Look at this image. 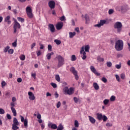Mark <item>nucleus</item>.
<instances>
[{
	"mask_svg": "<svg viewBox=\"0 0 130 130\" xmlns=\"http://www.w3.org/2000/svg\"><path fill=\"white\" fill-rule=\"evenodd\" d=\"M115 48L117 51H121L123 49V41L121 40H118L116 42Z\"/></svg>",
	"mask_w": 130,
	"mask_h": 130,
	"instance_id": "obj_1",
	"label": "nucleus"
},
{
	"mask_svg": "<svg viewBox=\"0 0 130 130\" xmlns=\"http://www.w3.org/2000/svg\"><path fill=\"white\" fill-rule=\"evenodd\" d=\"M114 29H117V32L118 33H120L122 30V23L120 22H116L114 24Z\"/></svg>",
	"mask_w": 130,
	"mask_h": 130,
	"instance_id": "obj_2",
	"label": "nucleus"
},
{
	"mask_svg": "<svg viewBox=\"0 0 130 130\" xmlns=\"http://www.w3.org/2000/svg\"><path fill=\"white\" fill-rule=\"evenodd\" d=\"M56 58L58 60V68H60L62 67L64 64V58L62 57L61 55H59L56 57Z\"/></svg>",
	"mask_w": 130,
	"mask_h": 130,
	"instance_id": "obj_3",
	"label": "nucleus"
},
{
	"mask_svg": "<svg viewBox=\"0 0 130 130\" xmlns=\"http://www.w3.org/2000/svg\"><path fill=\"white\" fill-rule=\"evenodd\" d=\"M74 88L70 87L69 88L68 86H66L64 88V92L66 95H73L74 94Z\"/></svg>",
	"mask_w": 130,
	"mask_h": 130,
	"instance_id": "obj_4",
	"label": "nucleus"
},
{
	"mask_svg": "<svg viewBox=\"0 0 130 130\" xmlns=\"http://www.w3.org/2000/svg\"><path fill=\"white\" fill-rule=\"evenodd\" d=\"M96 118L98 120H103V121H106L108 118L105 115H102V113H97L96 114Z\"/></svg>",
	"mask_w": 130,
	"mask_h": 130,
	"instance_id": "obj_5",
	"label": "nucleus"
},
{
	"mask_svg": "<svg viewBox=\"0 0 130 130\" xmlns=\"http://www.w3.org/2000/svg\"><path fill=\"white\" fill-rule=\"evenodd\" d=\"M21 28V24L18 22L17 20H14V24L13 25V29L14 30V33H17V29H20Z\"/></svg>",
	"mask_w": 130,
	"mask_h": 130,
	"instance_id": "obj_6",
	"label": "nucleus"
},
{
	"mask_svg": "<svg viewBox=\"0 0 130 130\" xmlns=\"http://www.w3.org/2000/svg\"><path fill=\"white\" fill-rule=\"evenodd\" d=\"M70 72L74 75L76 80H79V76H78V72L75 69V67H71L70 68Z\"/></svg>",
	"mask_w": 130,
	"mask_h": 130,
	"instance_id": "obj_7",
	"label": "nucleus"
},
{
	"mask_svg": "<svg viewBox=\"0 0 130 130\" xmlns=\"http://www.w3.org/2000/svg\"><path fill=\"white\" fill-rule=\"evenodd\" d=\"M83 54V56H82V58L83 60H85L86 58H87V55H86V52L84 51V46H82L81 47V49L80 50V54Z\"/></svg>",
	"mask_w": 130,
	"mask_h": 130,
	"instance_id": "obj_8",
	"label": "nucleus"
},
{
	"mask_svg": "<svg viewBox=\"0 0 130 130\" xmlns=\"http://www.w3.org/2000/svg\"><path fill=\"white\" fill-rule=\"evenodd\" d=\"M106 20H100V23H99L97 24H95L94 25V27H98V28H100L101 26H103V25H104V24H106Z\"/></svg>",
	"mask_w": 130,
	"mask_h": 130,
	"instance_id": "obj_9",
	"label": "nucleus"
},
{
	"mask_svg": "<svg viewBox=\"0 0 130 130\" xmlns=\"http://www.w3.org/2000/svg\"><path fill=\"white\" fill-rule=\"evenodd\" d=\"M21 122H24V125L25 127H27L28 126V120L27 119L24 118L23 116H20Z\"/></svg>",
	"mask_w": 130,
	"mask_h": 130,
	"instance_id": "obj_10",
	"label": "nucleus"
},
{
	"mask_svg": "<svg viewBox=\"0 0 130 130\" xmlns=\"http://www.w3.org/2000/svg\"><path fill=\"white\" fill-rule=\"evenodd\" d=\"M48 6L50 9L52 10V9L55 8V2L54 1H50L48 3Z\"/></svg>",
	"mask_w": 130,
	"mask_h": 130,
	"instance_id": "obj_11",
	"label": "nucleus"
},
{
	"mask_svg": "<svg viewBox=\"0 0 130 130\" xmlns=\"http://www.w3.org/2000/svg\"><path fill=\"white\" fill-rule=\"evenodd\" d=\"M90 70L93 73V74H94L95 75V76H100V73H98V72H97V71L96 70V69H95V68L94 67V66H90Z\"/></svg>",
	"mask_w": 130,
	"mask_h": 130,
	"instance_id": "obj_12",
	"label": "nucleus"
},
{
	"mask_svg": "<svg viewBox=\"0 0 130 130\" xmlns=\"http://www.w3.org/2000/svg\"><path fill=\"white\" fill-rule=\"evenodd\" d=\"M28 95L29 96L28 98L29 100L33 101V100H35V95H34V93H33L31 91H29L28 92Z\"/></svg>",
	"mask_w": 130,
	"mask_h": 130,
	"instance_id": "obj_13",
	"label": "nucleus"
},
{
	"mask_svg": "<svg viewBox=\"0 0 130 130\" xmlns=\"http://www.w3.org/2000/svg\"><path fill=\"white\" fill-rule=\"evenodd\" d=\"M117 11L119 12H126V8L125 6H119L116 8Z\"/></svg>",
	"mask_w": 130,
	"mask_h": 130,
	"instance_id": "obj_14",
	"label": "nucleus"
},
{
	"mask_svg": "<svg viewBox=\"0 0 130 130\" xmlns=\"http://www.w3.org/2000/svg\"><path fill=\"white\" fill-rule=\"evenodd\" d=\"M48 127H50L52 129H56L57 128V125L55 124H52L51 122H49L48 124Z\"/></svg>",
	"mask_w": 130,
	"mask_h": 130,
	"instance_id": "obj_15",
	"label": "nucleus"
},
{
	"mask_svg": "<svg viewBox=\"0 0 130 130\" xmlns=\"http://www.w3.org/2000/svg\"><path fill=\"white\" fill-rule=\"evenodd\" d=\"M48 27L50 28L51 33H54V32H55V27H54V25L53 24H49Z\"/></svg>",
	"mask_w": 130,
	"mask_h": 130,
	"instance_id": "obj_16",
	"label": "nucleus"
},
{
	"mask_svg": "<svg viewBox=\"0 0 130 130\" xmlns=\"http://www.w3.org/2000/svg\"><path fill=\"white\" fill-rule=\"evenodd\" d=\"M62 26H63V23H62L61 22H60L56 25V28L57 30H60V29L62 28Z\"/></svg>",
	"mask_w": 130,
	"mask_h": 130,
	"instance_id": "obj_17",
	"label": "nucleus"
},
{
	"mask_svg": "<svg viewBox=\"0 0 130 130\" xmlns=\"http://www.w3.org/2000/svg\"><path fill=\"white\" fill-rule=\"evenodd\" d=\"M88 118L89 121H90L91 123L94 124L96 122V119H95V118H94L93 117L91 116H88Z\"/></svg>",
	"mask_w": 130,
	"mask_h": 130,
	"instance_id": "obj_18",
	"label": "nucleus"
},
{
	"mask_svg": "<svg viewBox=\"0 0 130 130\" xmlns=\"http://www.w3.org/2000/svg\"><path fill=\"white\" fill-rule=\"evenodd\" d=\"M10 19H11V16H8L5 19V22H7L8 25H10L11 24V21L10 20Z\"/></svg>",
	"mask_w": 130,
	"mask_h": 130,
	"instance_id": "obj_19",
	"label": "nucleus"
},
{
	"mask_svg": "<svg viewBox=\"0 0 130 130\" xmlns=\"http://www.w3.org/2000/svg\"><path fill=\"white\" fill-rule=\"evenodd\" d=\"M12 125H19V121H18V119H17V118L14 117L13 118V124Z\"/></svg>",
	"mask_w": 130,
	"mask_h": 130,
	"instance_id": "obj_20",
	"label": "nucleus"
},
{
	"mask_svg": "<svg viewBox=\"0 0 130 130\" xmlns=\"http://www.w3.org/2000/svg\"><path fill=\"white\" fill-rule=\"evenodd\" d=\"M84 49L86 52H89V50H90V46L89 45H87L84 47Z\"/></svg>",
	"mask_w": 130,
	"mask_h": 130,
	"instance_id": "obj_21",
	"label": "nucleus"
},
{
	"mask_svg": "<svg viewBox=\"0 0 130 130\" xmlns=\"http://www.w3.org/2000/svg\"><path fill=\"white\" fill-rule=\"evenodd\" d=\"M93 87L95 90H99V85H98V84L96 82L93 83Z\"/></svg>",
	"mask_w": 130,
	"mask_h": 130,
	"instance_id": "obj_22",
	"label": "nucleus"
},
{
	"mask_svg": "<svg viewBox=\"0 0 130 130\" xmlns=\"http://www.w3.org/2000/svg\"><path fill=\"white\" fill-rule=\"evenodd\" d=\"M27 15V17H28V18H29V19H32V18H33V13L31 12H27L26 13Z\"/></svg>",
	"mask_w": 130,
	"mask_h": 130,
	"instance_id": "obj_23",
	"label": "nucleus"
},
{
	"mask_svg": "<svg viewBox=\"0 0 130 130\" xmlns=\"http://www.w3.org/2000/svg\"><path fill=\"white\" fill-rule=\"evenodd\" d=\"M26 12L27 13H31L32 12V9H31V7L28 6L26 8Z\"/></svg>",
	"mask_w": 130,
	"mask_h": 130,
	"instance_id": "obj_24",
	"label": "nucleus"
},
{
	"mask_svg": "<svg viewBox=\"0 0 130 130\" xmlns=\"http://www.w3.org/2000/svg\"><path fill=\"white\" fill-rule=\"evenodd\" d=\"M76 35V32H69V37L70 38H73V37H74V36H75Z\"/></svg>",
	"mask_w": 130,
	"mask_h": 130,
	"instance_id": "obj_25",
	"label": "nucleus"
},
{
	"mask_svg": "<svg viewBox=\"0 0 130 130\" xmlns=\"http://www.w3.org/2000/svg\"><path fill=\"white\" fill-rule=\"evenodd\" d=\"M97 60H98L100 62H103V61H104V58H101V57H100V56H98Z\"/></svg>",
	"mask_w": 130,
	"mask_h": 130,
	"instance_id": "obj_26",
	"label": "nucleus"
},
{
	"mask_svg": "<svg viewBox=\"0 0 130 130\" xmlns=\"http://www.w3.org/2000/svg\"><path fill=\"white\" fill-rule=\"evenodd\" d=\"M17 20L19 22H21V23H24V22H25V19L22 17H17Z\"/></svg>",
	"mask_w": 130,
	"mask_h": 130,
	"instance_id": "obj_27",
	"label": "nucleus"
},
{
	"mask_svg": "<svg viewBox=\"0 0 130 130\" xmlns=\"http://www.w3.org/2000/svg\"><path fill=\"white\" fill-rule=\"evenodd\" d=\"M55 80L57 82H60V77L59 75H56L55 76Z\"/></svg>",
	"mask_w": 130,
	"mask_h": 130,
	"instance_id": "obj_28",
	"label": "nucleus"
},
{
	"mask_svg": "<svg viewBox=\"0 0 130 130\" xmlns=\"http://www.w3.org/2000/svg\"><path fill=\"white\" fill-rule=\"evenodd\" d=\"M11 111L12 112V113H13L14 116H17V111H16V109H11Z\"/></svg>",
	"mask_w": 130,
	"mask_h": 130,
	"instance_id": "obj_29",
	"label": "nucleus"
},
{
	"mask_svg": "<svg viewBox=\"0 0 130 130\" xmlns=\"http://www.w3.org/2000/svg\"><path fill=\"white\" fill-rule=\"evenodd\" d=\"M19 125H12V129L13 130H17L19 129V127H18Z\"/></svg>",
	"mask_w": 130,
	"mask_h": 130,
	"instance_id": "obj_30",
	"label": "nucleus"
},
{
	"mask_svg": "<svg viewBox=\"0 0 130 130\" xmlns=\"http://www.w3.org/2000/svg\"><path fill=\"white\" fill-rule=\"evenodd\" d=\"M19 58L21 60H24L25 58H26V57L25 56V55L22 54L20 56Z\"/></svg>",
	"mask_w": 130,
	"mask_h": 130,
	"instance_id": "obj_31",
	"label": "nucleus"
},
{
	"mask_svg": "<svg viewBox=\"0 0 130 130\" xmlns=\"http://www.w3.org/2000/svg\"><path fill=\"white\" fill-rule=\"evenodd\" d=\"M76 60H77V57H76V55H73L71 57L72 61H75Z\"/></svg>",
	"mask_w": 130,
	"mask_h": 130,
	"instance_id": "obj_32",
	"label": "nucleus"
},
{
	"mask_svg": "<svg viewBox=\"0 0 130 130\" xmlns=\"http://www.w3.org/2000/svg\"><path fill=\"white\" fill-rule=\"evenodd\" d=\"M54 42H55V43H56V44H57V45H59V44H60L61 43V41H60V40H55Z\"/></svg>",
	"mask_w": 130,
	"mask_h": 130,
	"instance_id": "obj_33",
	"label": "nucleus"
},
{
	"mask_svg": "<svg viewBox=\"0 0 130 130\" xmlns=\"http://www.w3.org/2000/svg\"><path fill=\"white\" fill-rule=\"evenodd\" d=\"M74 125L75 127H79V122L76 120L74 122Z\"/></svg>",
	"mask_w": 130,
	"mask_h": 130,
	"instance_id": "obj_34",
	"label": "nucleus"
},
{
	"mask_svg": "<svg viewBox=\"0 0 130 130\" xmlns=\"http://www.w3.org/2000/svg\"><path fill=\"white\" fill-rule=\"evenodd\" d=\"M107 66L108 68H111L112 67V63L110 61L107 62Z\"/></svg>",
	"mask_w": 130,
	"mask_h": 130,
	"instance_id": "obj_35",
	"label": "nucleus"
},
{
	"mask_svg": "<svg viewBox=\"0 0 130 130\" xmlns=\"http://www.w3.org/2000/svg\"><path fill=\"white\" fill-rule=\"evenodd\" d=\"M110 101H112V102L115 101V96L112 95L110 98Z\"/></svg>",
	"mask_w": 130,
	"mask_h": 130,
	"instance_id": "obj_36",
	"label": "nucleus"
},
{
	"mask_svg": "<svg viewBox=\"0 0 130 130\" xmlns=\"http://www.w3.org/2000/svg\"><path fill=\"white\" fill-rule=\"evenodd\" d=\"M9 49H10V46H7L4 49V52H8V51H9Z\"/></svg>",
	"mask_w": 130,
	"mask_h": 130,
	"instance_id": "obj_37",
	"label": "nucleus"
},
{
	"mask_svg": "<svg viewBox=\"0 0 130 130\" xmlns=\"http://www.w3.org/2000/svg\"><path fill=\"white\" fill-rule=\"evenodd\" d=\"M73 99L75 103H78V102H79V100H80V99H78L77 97H74Z\"/></svg>",
	"mask_w": 130,
	"mask_h": 130,
	"instance_id": "obj_38",
	"label": "nucleus"
},
{
	"mask_svg": "<svg viewBox=\"0 0 130 130\" xmlns=\"http://www.w3.org/2000/svg\"><path fill=\"white\" fill-rule=\"evenodd\" d=\"M109 15H112L113 13H114V10L113 9H110L108 11Z\"/></svg>",
	"mask_w": 130,
	"mask_h": 130,
	"instance_id": "obj_39",
	"label": "nucleus"
},
{
	"mask_svg": "<svg viewBox=\"0 0 130 130\" xmlns=\"http://www.w3.org/2000/svg\"><path fill=\"white\" fill-rule=\"evenodd\" d=\"M115 68H116V69H117L118 70L121 69V64H116Z\"/></svg>",
	"mask_w": 130,
	"mask_h": 130,
	"instance_id": "obj_40",
	"label": "nucleus"
},
{
	"mask_svg": "<svg viewBox=\"0 0 130 130\" xmlns=\"http://www.w3.org/2000/svg\"><path fill=\"white\" fill-rule=\"evenodd\" d=\"M120 78L122 80H124V79H125V74L123 73L121 74L120 75Z\"/></svg>",
	"mask_w": 130,
	"mask_h": 130,
	"instance_id": "obj_41",
	"label": "nucleus"
},
{
	"mask_svg": "<svg viewBox=\"0 0 130 130\" xmlns=\"http://www.w3.org/2000/svg\"><path fill=\"white\" fill-rule=\"evenodd\" d=\"M109 103V100L106 99L104 101V104L105 105H107Z\"/></svg>",
	"mask_w": 130,
	"mask_h": 130,
	"instance_id": "obj_42",
	"label": "nucleus"
},
{
	"mask_svg": "<svg viewBox=\"0 0 130 130\" xmlns=\"http://www.w3.org/2000/svg\"><path fill=\"white\" fill-rule=\"evenodd\" d=\"M46 56H47V58L48 60H49L50 59H51V55L50 54L48 53L47 55H46Z\"/></svg>",
	"mask_w": 130,
	"mask_h": 130,
	"instance_id": "obj_43",
	"label": "nucleus"
},
{
	"mask_svg": "<svg viewBox=\"0 0 130 130\" xmlns=\"http://www.w3.org/2000/svg\"><path fill=\"white\" fill-rule=\"evenodd\" d=\"M48 50H49V51H51L52 50V46H51V45H48Z\"/></svg>",
	"mask_w": 130,
	"mask_h": 130,
	"instance_id": "obj_44",
	"label": "nucleus"
},
{
	"mask_svg": "<svg viewBox=\"0 0 130 130\" xmlns=\"http://www.w3.org/2000/svg\"><path fill=\"white\" fill-rule=\"evenodd\" d=\"M12 46L13 47H17V40H16L15 41L12 43Z\"/></svg>",
	"mask_w": 130,
	"mask_h": 130,
	"instance_id": "obj_45",
	"label": "nucleus"
},
{
	"mask_svg": "<svg viewBox=\"0 0 130 130\" xmlns=\"http://www.w3.org/2000/svg\"><path fill=\"white\" fill-rule=\"evenodd\" d=\"M102 81L104 83H107V79H106V78H105V77H103L102 78Z\"/></svg>",
	"mask_w": 130,
	"mask_h": 130,
	"instance_id": "obj_46",
	"label": "nucleus"
},
{
	"mask_svg": "<svg viewBox=\"0 0 130 130\" xmlns=\"http://www.w3.org/2000/svg\"><path fill=\"white\" fill-rule=\"evenodd\" d=\"M37 113L38 115L37 116V118L38 119H41V114H40L39 112H38Z\"/></svg>",
	"mask_w": 130,
	"mask_h": 130,
	"instance_id": "obj_47",
	"label": "nucleus"
},
{
	"mask_svg": "<svg viewBox=\"0 0 130 130\" xmlns=\"http://www.w3.org/2000/svg\"><path fill=\"white\" fill-rule=\"evenodd\" d=\"M115 78L118 82H120V79L119 76H118V75H116Z\"/></svg>",
	"mask_w": 130,
	"mask_h": 130,
	"instance_id": "obj_48",
	"label": "nucleus"
},
{
	"mask_svg": "<svg viewBox=\"0 0 130 130\" xmlns=\"http://www.w3.org/2000/svg\"><path fill=\"white\" fill-rule=\"evenodd\" d=\"M85 18L86 20V22H88V21H89V15H88L87 14H85Z\"/></svg>",
	"mask_w": 130,
	"mask_h": 130,
	"instance_id": "obj_49",
	"label": "nucleus"
},
{
	"mask_svg": "<svg viewBox=\"0 0 130 130\" xmlns=\"http://www.w3.org/2000/svg\"><path fill=\"white\" fill-rule=\"evenodd\" d=\"M51 85L53 87V88H55L56 87H57V85H56V84L54 83H51Z\"/></svg>",
	"mask_w": 130,
	"mask_h": 130,
	"instance_id": "obj_50",
	"label": "nucleus"
},
{
	"mask_svg": "<svg viewBox=\"0 0 130 130\" xmlns=\"http://www.w3.org/2000/svg\"><path fill=\"white\" fill-rule=\"evenodd\" d=\"M11 109H15V103L14 102L11 103Z\"/></svg>",
	"mask_w": 130,
	"mask_h": 130,
	"instance_id": "obj_51",
	"label": "nucleus"
},
{
	"mask_svg": "<svg viewBox=\"0 0 130 130\" xmlns=\"http://www.w3.org/2000/svg\"><path fill=\"white\" fill-rule=\"evenodd\" d=\"M8 53L10 54H13L14 53V50L13 49H9L8 50Z\"/></svg>",
	"mask_w": 130,
	"mask_h": 130,
	"instance_id": "obj_52",
	"label": "nucleus"
},
{
	"mask_svg": "<svg viewBox=\"0 0 130 130\" xmlns=\"http://www.w3.org/2000/svg\"><path fill=\"white\" fill-rule=\"evenodd\" d=\"M0 114H5V110L3 109H0Z\"/></svg>",
	"mask_w": 130,
	"mask_h": 130,
	"instance_id": "obj_53",
	"label": "nucleus"
},
{
	"mask_svg": "<svg viewBox=\"0 0 130 130\" xmlns=\"http://www.w3.org/2000/svg\"><path fill=\"white\" fill-rule=\"evenodd\" d=\"M37 56H40V55H41V50H38L37 51Z\"/></svg>",
	"mask_w": 130,
	"mask_h": 130,
	"instance_id": "obj_54",
	"label": "nucleus"
},
{
	"mask_svg": "<svg viewBox=\"0 0 130 130\" xmlns=\"http://www.w3.org/2000/svg\"><path fill=\"white\" fill-rule=\"evenodd\" d=\"M61 103L60 102H58L56 105L57 108H59L60 107Z\"/></svg>",
	"mask_w": 130,
	"mask_h": 130,
	"instance_id": "obj_55",
	"label": "nucleus"
},
{
	"mask_svg": "<svg viewBox=\"0 0 130 130\" xmlns=\"http://www.w3.org/2000/svg\"><path fill=\"white\" fill-rule=\"evenodd\" d=\"M1 85H2V86L3 87H5V86H6V85H7V83H6V82L3 81H2Z\"/></svg>",
	"mask_w": 130,
	"mask_h": 130,
	"instance_id": "obj_56",
	"label": "nucleus"
},
{
	"mask_svg": "<svg viewBox=\"0 0 130 130\" xmlns=\"http://www.w3.org/2000/svg\"><path fill=\"white\" fill-rule=\"evenodd\" d=\"M35 46H36V43H32L31 46V49H33V48H34V47H35Z\"/></svg>",
	"mask_w": 130,
	"mask_h": 130,
	"instance_id": "obj_57",
	"label": "nucleus"
},
{
	"mask_svg": "<svg viewBox=\"0 0 130 130\" xmlns=\"http://www.w3.org/2000/svg\"><path fill=\"white\" fill-rule=\"evenodd\" d=\"M31 77L34 78V79H36V73H31Z\"/></svg>",
	"mask_w": 130,
	"mask_h": 130,
	"instance_id": "obj_58",
	"label": "nucleus"
},
{
	"mask_svg": "<svg viewBox=\"0 0 130 130\" xmlns=\"http://www.w3.org/2000/svg\"><path fill=\"white\" fill-rule=\"evenodd\" d=\"M60 21H64L66 20V17L64 16H63L60 18Z\"/></svg>",
	"mask_w": 130,
	"mask_h": 130,
	"instance_id": "obj_59",
	"label": "nucleus"
},
{
	"mask_svg": "<svg viewBox=\"0 0 130 130\" xmlns=\"http://www.w3.org/2000/svg\"><path fill=\"white\" fill-rule=\"evenodd\" d=\"M17 81L18 82V83H21L22 82V78H18L17 80Z\"/></svg>",
	"mask_w": 130,
	"mask_h": 130,
	"instance_id": "obj_60",
	"label": "nucleus"
},
{
	"mask_svg": "<svg viewBox=\"0 0 130 130\" xmlns=\"http://www.w3.org/2000/svg\"><path fill=\"white\" fill-rule=\"evenodd\" d=\"M7 117L8 119H12V116H11V115H10V114H7Z\"/></svg>",
	"mask_w": 130,
	"mask_h": 130,
	"instance_id": "obj_61",
	"label": "nucleus"
},
{
	"mask_svg": "<svg viewBox=\"0 0 130 130\" xmlns=\"http://www.w3.org/2000/svg\"><path fill=\"white\" fill-rule=\"evenodd\" d=\"M106 126H112V124L110 123V122L107 123Z\"/></svg>",
	"mask_w": 130,
	"mask_h": 130,
	"instance_id": "obj_62",
	"label": "nucleus"
},
{
	"mask_svg": "<svg viewBox=\"0 0 130 130\" xmlns=\"http://www.w3.org/2000/svg\"><path fill=\"white\" fill-rule=\"evenodd\" d=\"M12 12H13L14 15L17 14V9H14L13 10H12Z\"/></svg>",
	"mask_w": 130,
	"mask_h": 130,
	"instance_id": "obj_63",
	"label": "nucleus"
},
{
	"mask_svg": "<svg viewBox=\"0 0 130 130\" xmlns=\"http://www.w3.org/2000/svg\"><path fill=\"white\" fill-rule=\"evenodd\" d=\"M58 96H59L58 93H57V92H56L55 93V98H58Z\"/></svg>",
	"mask_w": 130,
	"mask_h": 130,
	"instance_id": "obj_64",
	"label": "nucleus"
}]
</instances>
